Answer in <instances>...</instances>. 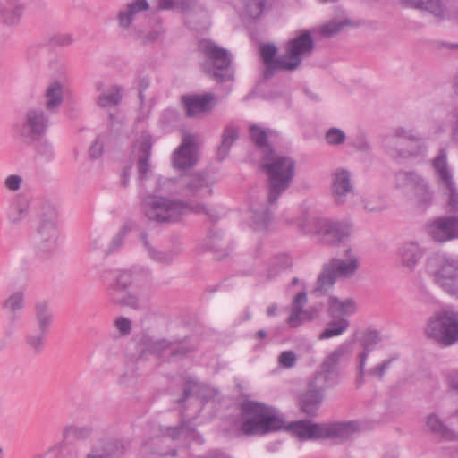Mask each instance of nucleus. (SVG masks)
Masks as SVG:
<instances>
[{"label": "nucleus", "instance_id": "nucleus-1", "mask_svg": "<svg viewBox=\"0 0 458 458\" xmlns=\"http://www.w3.org/2000/svg\"><path fill=\"white\" fill-rule=\"evenodd\" d=\"M245 417L241 430L245 435H264L268 432L284 429L301 440L315 437V424L306 420H299L284 424V420L276 411L264 403L248 401L242 406Z\"/></svg>", "mask_w": 458, "mask_h": 458}, {"label": "nucleus", "instance_id": "nucleus-2", "mask_svg": "<svg viewBox=\"0 0 458 458\" xmlns=\"http://www.w3.org/2000/svg\"><path fill=\"white\" fill-rule=\"evenodd\" d=\"M156 191L159 194L148 195L142 200V209L146 217L157 222H177L184 215L192 211L207 213V208L201 204L189 205L182 200L173 199L161 195L174 193V181L158 178Z\"/></svg>", "mask_w": 458, "mask_h": 458}, {"label": "nucleus", "instance_id": "nucleus-3", "mask_svg": "<svg viewBox=\"0 0 458 458\" xmlns=\"http://www.w3.org/2000/svg\"><path fill=\"white\" fill-rule=\"evenodd\" d=\"M261 166L268 176V202L274 204L290 186L294 174L292 158L270 150L263 157Z\"/></svg>", "mask_w": 458, "mask_h": 458}, {"label": "nucleus", "instance_id": "nucleus-4", "mask_svg": "<svg viewBox=\"0 0 458 458\" xmlns=\"http://www.w3.org/2000/svg\"><path fill=\"white\" fill-rule=\"evenodd\" d=\"M426 273L445 293L458 299V259L445 252L433 253L425 262Z\"/></svg>", "mask_w": 458, "mask_h": 458}, {"label": "nucleus", "instance_id": "nucleus-5", "mask_svg": "<svg viewBox=\"0 0 458 458\" xmlns=\"http://www.w3.org/2000/svg\"><path fill=\"white\" fill-rule=\"evenodd\" d=\"M360 267L359 259L351 248L345 250V258H331L322 265L317 278V299L318 293L330 292L338 279L353 277Z\"/></svg>", "mask_w": 458, "mask_h": 458}, {"label": "nucleus", "instance_id": "nucleus-6", "mask_svg": "<svg viewBox=\"0 0 458 458\" xmlns=\"http://www.w3.org/2000/svg\"><path fill=\"white\" fill-rule=\"evenodd\" d=\"M383 144L386 153L395 159L417 157L427 152L422 137L413 129L404 127L395 128L385 138Z\"/></svg>", "mask_w": 458, "mask_h": 458}, {"label": "nucleus", "instance_id": "nucleus-7", "mask_svg": "<svg viewBox=\"0 0 458 458\" xmlns=\"http://www.w3.org/2000/svg\"><path fill=\"white\" fill-rule=\"evenodd\" d=\"M426 335L444 346L458 342V312L443 309L431 316L425 327Z\"/></svg>", "mask_w": 458, "mask_h": 458}, {"label": "nucleus", "instance_id": "nucleus-8", "mask_svg": "<svg viewBox=\"0 0 458 458\" xmlns=\"http://www.w3.org/2000/svg\"><path fill=\"white\" fill-rule=\"evenodd\" d=\"M353 341H344L331 352L320 366V371L317 374L322 382L321 390L335 386L341 377V368L349 364L352 352Z\"/></svg>", "mask_w": 458, "mask_h": 458}, {"label": "nucleus", "instance_id": "nucleus-9", "mask_svg": "<svg viewBox=\"0 0 458 458\" xmlns=\"http://www.w3.org/2000/svg\"><path fill=\"white\" fill-rule=\"evenodd\" d=\"M429 165L438 188L449 196V206L452 209H458V190L454 177V170L448 161V153L445 148H441L437 154L430 160Z\"/></svg>", "mask_w": 458, "mask_h": 458}, {"label": "nucleus", "instance_id": "nucleus-10", "mask_svg": "<svg viewBox=\"0 0 458 458\" xmlns=\"http://www.w3.org/2000/svg\"><path fill=\"white\" fill-rule=\"evenodd\" d=\"M198 51L206 59L202 65L205 72L215 79L224 81L225 75L219 71L227 70L231 64L228 51L208 38L199 41Z\"/></svg>", "mask_w": 458, "mask_h": 458}, {"label": "nucleus", "instance_id": "nucleus-11", "mask_svg": "<svg viewBox=\"0 0 458 458\" xmlns=\"http://www.w3.org/2000/svg\"><path fill=\"white\" fill-rule=\"evenodd\" d=\"M313 41L310 31L305 30L296 38L288 41L285 54L276 59V66L283 70H294L301 62L302 56L312 50Z\"/></svg>", "mask_w": 458, "mask_h": 458}, {"label": "nucleus", "instance_id": "nucleus-12", "mask_svg": "<svg viewBox=\"0 0 458 458\" xmlns=\"http://www.w3.org/2000/svg\"><path fill=\"white\" fill-rule=\"evenodd\" d=\"M159 10H174L184 17L189 24H199L208 21L209 13L200 0H154Z\"/></svg>", "mask_w": 458, "mask_h": 458}, {"label": "nucleus", "instance_id": "nucleus-13", "mask_svg": "<svg viewBox=\"0 0 458 458\" xmlns=\"http://www.w3.org/2000/svg\"><path fill=\"white\" fill-rule=\"evenodd\" d=\"M352 233V225L327 217H317V242L325 245H337Z\"/></svg>", "mask_w": 458, "mask_h": 458}, {"label": "nucleus", "instance_id": "nucleus-14", "mask_svg": "<svg viewBox=\"0 0 458 458\" xmlns=\"http://www.w3.org/2000/svg\"><path fill=\"white\" fill-rule=\"evenodd\" d=\"M361 429L362 424L358 420L317 423V439L343 443L353 438Z\"/></svg>", "mask_w": 458, "mask_h": 458}, {"label": "nucleus", "instance_id": "nucleus-15", "mask_svg": "<svg viewBox=\"0 0 458 458\" xmlns=\"http://www.w3.org/2000/svg\"><path fill=\"white\" fill-rule=\"evenodd\" d=\"M398 187L411 186L416 201L420 206L431 204L434 191L428 182L420 174L414 171H401L395 175Z\"/></svg>", "mask_w": 458, "mask_h": 458}, {"label": "nucleus", "instance_id": "nucleus-16", "mask_svg": "<svg viewBox=\"0 0 458 458\" xmlns=\"http://www.w3.org/2000/svg\"><path fill=\"white\" fill-rule=\"evenodd\" d=\"M212 182H210V180H208V177L203 174H196L191 177L185 182L182 191V196L188 199V201L185 202L190 206L196 204H201L205 206L208 212L204 214L211 216L213 210L208 205L200 202L199 200H203L212 195Z\"/></svg>", "mask_w": 458, "mask_h": 458}, {"label": "nucleus", "instance_id": "nucleus-17", "mask_svg": "<svg viewBox=\"0 0 458 458\" xmlns=\"http://www.w3.org/2000/svg\"><path fill=\"white\" fill-rule=\"evenodd\" d=\"M48 120L40 109H30L23 119L20 135L26 143L39 140L44 135Z\"/></svg>", "mask_w": 458, "mask_h": 458}, {"label": "nucleus", "instance_id": "nucleus-18", "mask_svg": "<svg viewBox=\"0 0 458 458\" xmlns=\"http://www.w3.org/2000/svg\"><path fill=\"white\" fill-rule=\"evenodd\" d=\"M327 305V315L332 318L351 317L357 311L356 301L352 298L340 300L336 296L329 295L327 293H318L317 306Z\"/></svg>", "mask_w": 458, "mask_h": 458}, {"label": "nucleus", "instance_id": "nucleus-19", "mask_svg": "<svg viewBox=\"0 0 458 458\" xmlns=\"http://www.w3.org/2000/svg\"><path fill=\"white\" fill-rule=\"evenodd\" d=\"M331 193L337 205L347 201L348 196L354 191L352 173L344 167H337L332 173Z\"/></svg>", "mask_w": 458, "mask_h": 458}, {"label": "nucleus", "instance_id": "nucleus-20", "mask_svg": "<svg viewBox=\"0 0 458 458\" xmlns=\"http://www.w3.org/2000/svg\"><path fill=\"white\" fill-rule=\"evenodd\" d=\"M427 231L435 241L439 242L458 239V216L439 217L428 224Z\"/></svg>", "mask_w": 458, "mask_h": 458}, {"label": "nucleus", "instance_id": "nucleus-21", "mask_svg": "<svg viewBox=\"0 0 458 458\" xmlns=\"http://www.w3.org/2000/svg\"><path fill=\"white\" fill-rule=\"evenodd\" d=\"M187 117L201 118L209 113L216 106V98L211 93L203 95H186L182 97Z\"/></svg>", "mask_w": 458, "mask_h": 458}, {"label": "nucleus", "instance_id": "nucleus-22", "mask_svg": "<svg viewBox=\"0 0 458 458\" xmlns=\"http://www.w3.org/2000/svg\"><path fill=\"white\" fill-rule=\"evenodd\" d=\"M424 255L425 250L414 241L402 243L397 250L400 267L410 272L416 268Z\"/></svg>", "mask_w": 458, "mask_h": 458}, {"label": "nucleus", "instance_id": "nucleus-23", "mask_svg": "<svg viewBox=\"0 0 458 458\" xmlns=\"http://www.w3.org/2000/svg\"><path fill=\"white\" fill-rule=\"evenodd\" d=\"M151 148V137L148 133H142L133 145L131 153L132 156L137 158V168L140 179H143L150 171L148 159Z\"/></svg>", "mask_w": 458, "mask_h": 458}, {"label": "nucleus", "instance_id": "nucleus-24", "mask_svg": "<svg viewBox=\"0 0 458 458\" xmlns=\"http://www.w3.org/2000/svg\"><path fill=\"white\" fill-rule=\"evenodd\" d=\"M197 163L196 150L194 148V137L186 135L182 143L174 151L173 156V165L180 170L192 167Z\"/></svg>", "mask_w": 458, "mask_h": 458}, {"label": "nucleus", "instance_id": "nucleus-25", "mask_svg": "<svg viewBox=\"0 0 458 458\" xmlns=\"http://www.w3.org/2000/svg\"><path fill=\"white\" fill-rule=\"evenodd\" d=\"M425 430L442 441H454L457 434L450 428L437 412L428 413L424 419Z\"/></svg>", "mask_w": 458, "mask_h": 458}, {"label": "nucleus", "instance_id": "nucleus-26", "mask_svg": "<svg viewBox=\"0 0 458 458\" xmlns=\"http://www.w3.org/2000/svg\"><path fill=\"white\" fill-rule=\"evenodd\" d=\"M57 228L55 219L43 221L38 228V248L42 252H50L56 248Z\"/></svg>", "mask_w": 458, "mask_h": 458}, {"label": "nucleus", "instance_id": "nucleus-27", "mask_svg": "<svg viewBox=\"0 0 458 458\" xmlns=\"http://www.w3.org/2000/svg\"><path fill=\"white\" fill-rule=\"evenodd\" d=\"M250 226L258 233H265L271 224V214L264 204L252 203L250 206Z\"/></svg>", "mask_w": 458, "mask_h": 458}, {"label": "nucleus", "instance_id": "nucleus-28", "mask_svg": "<svg viewBox=\"0 0 458 458\" xmlns=\"http://www.w3.org/2000/svg\"><path fill=\"white\" fill-rule=\"evenodd\" d=\"M24 9L21 0H0V19L6 24H15L21 18Z\"/></svg>", "mask_w": 458, "mask_h": 458}, {"label": "nucleus", "instance_id": "nucleus-29", "mask_svg": "<svg viewBox=\"0 0 458 458\" xmlns=\"http://www.w3.org/2000/svg\"><path fill=\"white\" fill-rule=\"evenodd\" d=\"M342 13V15L333 18L319 28L320 35L330 38L338 34L344 27H359L360 25V21L347 17L344 11Z\"/></svg>", "mask_w": 458, "mask_h": 458}, {"label": "nucleus", "instance_id": "nucleus-30", "mask_svg": "<svg viewBox=\"0 0 458 458\" xmlns=\"http://www.w3.org/2000/svg\"><path fill=\"white\" fill-rule=\"evenodd\" d=\"M307 302V294L304 291L300 292L294 297L292 312L288 318V323L292 327H296L300 326L303 321L310 320L311 315L307 311L302 310V307Z\"/></svg>", "mask_w": 458, "mask_h": 458}, {"label": "nucleus", "instance_id": "nucleus-31", "mask_svg": "<svg viewBox=\"0 0 458 458\" xmlns=\"http://www.w3.org/2000/svg\"><path fill=\"white\" fill-rule=\"evenodd\" d=\"M149 8V4L147 0H133L128 4L124 10L119 12L118 21L119 25L123 28H128L138 13L142 11H146Z\"/></svg>", "mask_w": 458, "mask_h": 458}, {"label": "nucleus", "instance_id": "nucleus-32", "mask_svg": "<svg viewBox=\"0 0 458 458\" xmlns=\"http://www.w3.org/2000/svg\"><path fill=\"white\" fill-rule=\"evenodd\" d=\"M404 3L411 8L428 11L438 19H444L445 8L440 0H404Z\"/></svg>", "mask_w": 458, "mask_h": 458}, {"label": "nucleus", "instance_id": "nucleus-33", "mask_svg": "<svg viewBox=\"0 0 458 458\" xmlns=\"http://www.w3.org/2000/svg\"><path fill=\"white\" fill-rule=\"evenodd\" d=\"M46 108L48 111H55L63 101V86L59 81H53L49 84L45 92Z\"/></svg>", "mask_w": 458, "mask_h": 458}, {"label": "nucleus", "instance_id": "nucleus-34", "mask_svg": "<svg viewBox=\"0 0 458 458\" xmlns=\"http://www.w3.org/2000/svg\"><path fill=\"white\" fill-rule=\"evenodd\" d=\"M350 327V322L347 318H340L339 319L331 321L327 324V327L319 334V340L330 339L333 337L340 336L344 334Z\"/></svg>", "mask_w": 458, "mask_h": 458}, {"label": "nucleus", "instance_id": "nucleus-35", "mask_svg": "<svg viewBox=\"0 0 458 458\" xmlns=\"http://www.w3.org/2000/svg\"><path fill=\"white\" fill-rule=\"evenodd\" d=\"M2 307L11 315L13 320L16 319L17 313L24 307V293L21 291L12 293L3 301Z\"/></svg>", "mask_w": 458, "mask_h": 458}, {"label": "nucleus", "instance_id": "nucleus-36", "mask_svg": "<svg viewBox=\"0 0 458 458\" xmlns=\"http://www.w3.org/2000/svg\"><path fill=\"white\" fill-rule=\"evenodd\" d=\"M123 97V89L119 86H112L107 91L103 92L98 98V105L102 108L117 106Z\"/></svg>", "mask_w": 458, "mask_h": 458}, {"label": "nucleus", "instance_id": "nucleus-37", "mask_svg": "<svg viewBox=\"0 0 458 458\" xmlns=\"http://www.w3.org/2000/svg\"><path fill=\"white\" fill-rule=\"evenodd\" d=\"M109 299L114 303L119 304L123 307H129L132 309L138 308V299L135 295L130 294L125 291L124 293H121V291L114 287L109 291Z\"/></svg>", "mask_w": 458, "mask_h": 458}, {"label": "nucleus", "instance_id": "nucleus-38", "mask_svg": "<svg viewBox=\"0 0 458 458\" xmlns=\"http://www.w3.org/2000/svg\"><path fill=\"white\" fill-rule=\"evenodd\" d=\"M35 310L39 331L47 333L53 318L47 303L39 302L36 305Z\"/></svg>", "mask_w": 458, "mask_h": 458}, {"label": "nucleus", "instance_id": "nucleus-39", "mask_svg": "<svg viewBox=\"0 0 458 458\" xmlns=\"http://www.w3.org/2000/svg\"><path fill=\"white\" fill-rule=\"evenodd\" d=\"M131 284V275L128 271H115L112 274V280L107 284V295H109V291L116 287L121 293H124L127 291L128 287Z\"/></svg>", "mask_w": 458, "mask_h": 458}, {"label": "nucleus", "instance_id": "nucleus-40", "mask_svg": "<svg viewBox=\"0 0 458 458\" xmlns=\"http://www.w3.org/2000/svg\"><path fill=\"white\" fill-rule=\"evenodd\" d=\"M260 54L264 63L267 65L265 77L268 78L274 70H282L280 67L276 66V60L274 57L276 54V47L273 44H266L261 46Z\"/></svg>", "mask_w": 458, "mask_h": 458}, {"label": "nucleus", "instance_id": "nucleus-41", "mask_svg": "<svg viewBox=\"0 0 458 458\" xmlns=\"http://www.w3.org/2000/svg\"><path fill=\"white\" fill-rule=\"evenodd\" d=\"M383 342L381 333L375 329H367L360 339V345L363 349L373 352Z\"/></svg>", "mask_w": 458, "mask_h": 458}, {"label": "nucleus", "instance_id": "nucleus-42", "mask_svg": "<svg viewBox=\"0 0 458 458\" xmlns=\"http://www.w3.org/2000/svg\"><path fill=\"white\" fill-rule=\"evenodd\" d=\"M298 404L302 413L308 416L313 415L315 411V390L311 386L300 395Z\"/></svg>", "mask_w": 458, "mask_h": 458}, {"label": "nucleus", "instance_id": "nucleus-43", "mask_svg": "<svg viewBox=\"0 0 458 458\" xmlns=\"http://www.w3.org/2000/svg\"><path fill=\"white\" fill-rule=\"evenodd\" d=\"M238 138V130L234 127H227L223 133V140L218 148V155L221 158H225L233 142Z\"/></svg>", "mask_w": 458, "mask_h": 458}, {"label": "nucleus", "instance_id": "nucleus-44", "mask_svg": "<svg viewBox=\"0 0 458 458\" xmlns=\"http://www.w3.org/2000/svg\"><path fill=\"white\" fill-rule=\"evenodd\" d=\"M250 133L251 140L262 150L264 157L272 150L267 144V133L264 129L252 125L250 128Z\"/></svg>", "mask_w": 458, "mask_h": 458}, {"label": "nucleus", "instance_id": "nucleus-45", "mask_svg": "<svg viewBox=\"0 0 458 458\" xmlns=\"http://www.w3.org/2000/svg\"><path fill=\"white\" fill-rule=\"evenodd\" d=\"M163 442L164 438L158 437L148 439L142 444L140 454L143 458H148L149 454L165 455V453H164L160 448Z\"/></svg>", "mask_w": 458, "mask_h": 458}, {"label": "nucleus", "instance_id": "nucleus-46", "mask_svg": "<svg viewBox=\"0 0 458 458\" xmlns=\"http://www.w3.org/2000/svg\"><path fill=\"white\" fill-rule=\"evenodd\" d=\"M27 214V205L25 202L15 199L12 201L8 210V219L11 223L20 222Z\"/></svg>", "mask_w": 458, "mask_h": 458}, {"label": "nucleus", "instance_id": "nucleus-47", "mask_svg": "<svg viewBox=\"0 0 458 458\" xmlns=\"http://www.w3.org/2000/svg\"><path fill=\"white\" fill-rule=\"evenodd\" d=\"M363 209L367 212L377 213L386 208V205L379 196L367 194L361 198Z\"/></svg>", "mask_w": 458, "mask_h": 458}, {"label": "nucleus", "instance_id": "nucleus-48", "mask_svg": "<svg viewBox=\"0 0 458 458\" xmlns=\"http://www.w3.org/2000/svg\"><path fill=\"white\" fill-rule=\"evenodd\" d=\"M395 357L384 360L382 362L377 363L366 370V376H369L377 380H383L387 369L390 368Z\"/></svg>", "mask_w": 458, "mask_h": 458}, {"label": "nucleus", "instance_id": "nucleus-49", "mask_svg": "<svg viewBox=\"0 0 458 458\" xmlns=\"http://www.w3.org/2000/svg\"><path fill=\"white\" fill-rule=\"evenodd\" d=\"M372 352L363 349L362 351L358 354L357 356V378L356 383L358 386H360L365 382V377H366V365L369 359V354Z\"/></svg>", "mask_w": 458, "mask_h": 458}, {"label": "nucleus", "instance_id": "nucleus-50", "mask_svg": "<svg viewBox=\"0 0 458 458\" xmlns=\"http://www.w3.org/2000/svg\"><path fill=\"white\" fill-rule=\"evenodd\" d=\"M346 140L345 132L336 127H332L325 134V141L329 146H338Z\"/></svg>", "mask_w": 458, "mask_h": 458}, {"label": "nucleus", "instance_id": "nucleus-51", "mask_svg": "<svg viewBox=\"0 0 458 458\" xmlns=\"http://www.w3.org/2000/svg\"><path fill=\"white\" fill-rule=\"evenodd\" d=\"M245 4V12L250 18H259L265 7L266 0H243Z\"/></svg>", "mask_w": 458, "mask_h": 458}, {"label": "nucleus", "instance_id": "nucleus-52", "mask_svg": "<svg viewBox=\"0 0 458 458\" xmlns=\"http://www.w3.org/2000/svg\"><path fill=\"white\" fill-rule=\"evenodd\" d=\"M113 445L107 444L94 447L88 453L85 458H115L113 454Z\"/></svg>", "mask_w": 458, "mask_h": 458}, {"label": "nucleus", "instance_id": "nucleus-53", "mask_svg": "<svg viewBox=\"0 0 458 458\" xmlns=\"http://www.w3.org/2000/svg\"><path fill=\"white\" fill-rule=\"evenodd\" d=\"M46 335L47 333L41 331L28 335L26 337L28 345L35 352H39L43 347Z\"/></svg>", "mask_w": 458, "mask_h": 458}, {"label": "nucleus", "instance_id": "nucleus-54", "mask_svg": "<svg viewBox=\"0 0 458 458\" xmlns=\"http://www.w3.org/2000/svg\"><path fill=\"white\" fill-rule=\"evenodd\" d=\"M141 241L153 259L159 262H170L172 260L170 254L154 250L145 235L141 236Z\"/></svg>", "mask_w": 458, "mask_h": 458}, {"label": "nucleus", "instance_id": "nucleus-55", "mask_svg": "<svg viewBox=\"0 0 458 458\" xmlns=\"http://www.w3.org/2000/svg\"><path fill=\"white\" fill-rule=\"evenodd\" d=\"M22 182L23 179L21 175L11 174L5 178L4 184L7 190L16 191L21 188Z\"/></svg>", "mask_w": 458, "mask_h": 458}, {"label": "nucleus", "instance_id": "nucleus-56", "mask_svg": "<svg viewBox=\"0 0 458 458\" xmlns=\"http://www.w3.org/2000/svg\"><path fill=\"white\" fill-rule=\"evenodd\" d=\"M278 362L284 368H292L296 362V355L293 351L283 352L278 357Z\"/></svg>", "mask_w": 458, "mask_h": 458}, {"label": "nucleus", "instance_id": "nucleus-57", "mask_svg": "<svg viewBox=\"0 0 458 458\" xmlns=\"http://www.w3.org/2000/svg\"><path fill=\"white\" fill-rule=\"evenodd\" d=\"M90 433V430L87 428H77V427H66L64 429V436L72 435L76 437H88Z\"/></svg>", "mask_w": 458, "mask_h": 458}, {"label": "nucleus", "instance_id": "nucleus-58", "mask_svg": "<svg viewBox=\"0 0 458 458\" xmlns=\"http://www.w3.org/2000/svg\"><path fill=\"white\" fill-rule=\"evenodd\" d=\"M73 38L71 34H56L51 38L54 46L66 47L72 43Z\"/></svg>", "mask_w": 458, "mask_h": 458}, {"label": "nucleus", "instance_id": "nucleus-59", "mask_svg": "<svg viewBox=\"0 0 458 458\" xmlns=\"http://www.w3.org/2000/svg\"><path fill=\"white\" fill-rule=\"evenodd\" d=\"M115 327L122 335H126L131 332V322L126 318L120 317L115 320Z\"/></svg>", "mask_w": 458, "mask_h": 458}, {"label": "nucleus", "instance_id": "nucleus-60", "mask_svg": "<svg viewBox=\"0 0 458 458\" xmlns=\"http://www.w3.org/2000/svg\"><path fill=\"white\" fill-rule=\"evenodd\" d=\"M102 151H103V143L98 138L90 146L89 155L91 157L97 158L101 155Z\"/></svg>", "mask_w": 458, "mask_h": 458}, {"label": "nucleus", "instance_id": "nucleus-61", "mask_svg": "<svg viewBox=\"0 0 458 458\" xmlns=\"http://www.w3.org/2000/svg\"><path fill=\"white\" fill-rule=\"evenodd\" d=\"M353 146L359 151H361V152H368L370 149V145L364 137H358L355 140Z\"/></svg>", "mask_w": 458, "mask_h": 458}, {"label": "nucleus", "instance_id": "nucleus-62", "mask_svg": "<svg viewBox=\"0 0 458 458\" xmlns=\"http://www.w3.org/2000/svg\"><path fill=\"white\" fill-rule=\"evenodd\" d=\"M64 447L65 446L64 443H56L47 450V454H52L55 456V458H60L59 456L64 450Z\"/></svg>", "mask_w": 458, "mask_h": 458}, {"label": "nucleus", "instance_id": "nucleus-63", "mask_svg": "<svg viewBox=\"0 0 458 458\" xmlns=\"http://www.w3.org/2000/svg\"><path fill=\"white\" fill-rule=\"evenodd\" d=\"M182 429H183L182 425L180 427H177V428H166L163 434H164V436H167L172 438H175L182 433Z\"/></svg>", "mask_w": 458, "mask_h": 458}, {"label": "nucleus", "instance_id": "nucleus-64", "mask_svg": "<svg viewBox=\"0 0 458 458\" xmlns=\"http://www.w3.org/2000/svg\"><path fill=\"white\" fill-rule=\"evenodd\" d=\"M199 458H229V457L225 453H222L219 451H214V452H210L204 457H199Z\"/></svg>", "mask_w": 458, "mask_h": 458}]
</instances>
